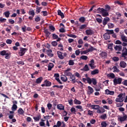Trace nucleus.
I'll return each mask as SVG.
<instances>
[{"label":"nucleus","instance_id":"13","mask_svg":"<svg viewBox=\"0 0 127 127\" xmlns=\"http://www.w3.org/2000/svg\"><path fill=\"white\" fill-rule=\"evenodd\" d=\"M106 9H105L104 8H101L99 7L96 9V12L100 14L101 13L103 12L104 11H106Z\"/></svg>","mask_w":127,"mask_h":127},{"label":"nucleus","instance_id":"28","mask_svg":"<svg viewBox=\"0 0 127 127\" xmlns=\"http://www.w3.org/2000/svg\"><path fill=\"white\" fill-rule=\"evenodd\" d=\"M53 67H54V64H52V63H50L48 64V71H51L52 70V68H53Z\"/></svg>","mask_w":127,"mask_h":127},{"label":"nucleus","instance_id":"40","mask_svg":"<svg viewBox=\"0 0 127 127\" xmlns=\"http://www.w3.org/2000/svg\"><path fill=\"white\" fill-rule=\"evenodd\" d=\"M7 51L5 50H3L2 51H0V55L1 56H5V54H7Z\"/></svg>","mask_w":127,"mask_h":127},{"label":"nucleus","instance_id":"5","mask_svg":"<svg viewBox=\"0 0 127 127\" xmlns=\"http://www.w3.org/2000/svg\"><path fill=\"white\" fill-rule=\"evenodd\" d=\"M71 70V68H67L66 70H64V75L66 76H71L73 75L72 74L71 72H70L69 71Z\"/></svg>","mask_w":127,"mask_h":127},{"label":"nucleus","instance_id":"34","mask_svg":"<svg viewBox=\"0 0 127 127\" xmlns=\"http://www.w3.org/2000/svg\"><path fill=\"white\" fill-rule=\"evenodd\" d=\"M112 69H114L113 72H120V70L117 68V66H114L112 67Z\"/></svg>","mask_w":127,"mask_h":127},{"label":"nucleus","instance_id":"29","mask_svg":"<svg viewBox=\"0 0 127 127\" xmlns=\"http://www.w3.org/2000/svg\"><path fill=\"white\" fill-rule=\"evenodd\" d=\"M40 119H41V115L40 114L38 115L37 117H33V119L35 121V122H38V121H39Z\"/></svg>","mask_w":127,"mask_h":127},{"label":"nucleus","instance_id":"8","mask_svg":"<svg viewBox=\"0 0 127 127\" xmlns=\"http://www.w3.org/2000/svg\"><path fill=\"white\" fill-rule=\"evenodd\" d=\"M127 56V49L126 47H124L123 50V54H122V57L126 58Z\"/></svg>","mask_w":127,"mask_h":127},{"label":"nucleus","instance_id":"50","mask_svg":"<svg viewBox=\"0 0 127 127\" xmlns=\"http://www.w3.org/2000/svg\"><path fill=\"white\" fill-rule=\"evenodd\" d=\"M68 65L69 66H73L74 65V62H73V60H70L68 61Z\"/></svg>","mask_w":127,"mask_h":127},{"label":"nucleus","instance_id":"49","mask_svg":"<svg viewBox=\"0 0 127 127\" xmlns=\"http://www.w3.org/2000/svg\"><path fill=\"white\" fill-rule=\"evenodd\" d=\"M113 45H114L113 43L109 44L108 47V49L112 50H113L112 47H113Z\"/></svg>","mask_w":127,"mask_h":127},{"label":"nucleus","instance_id":"59","mask_svg":"<svg viewBox=\"0 0 127 127\" xmlns=\"http://www.w3.org/2000/svg\"><path fill=\"white\" fill-rule=\"evenodd\" d=\"M86 27H87V25L86 24L81 25L80 27H79V29L80 30L84 29V28H86Z\"/></svg>","mask_w":127,"mask_h":127},{"label":"nucleus","instance_id":"18","mask_svg":"<svg viewBox=\"0 0 127 127\" xmlns=\"http://www.w3.org/2000/svg\"><path fill=\"white\" fill-rule=\"evenodd\" d=\"M57 108L60 111H64V106H63L62 104L57 105Z\"/></svg>","mask_w":127,"mask_h":127},{"label":"nucleus","instance_id":"55","mask_svg":"<svg viewBox=\"0 0 127 127\" xmlns=\"http://www.w3.org/2000/svg\"><path fill=\"white\" fill-rule=\"evenodd\" d=\"M70 112L74 114H75V113L76 112L74 107H72L71 109H70Z\"/></svg>","mask_w":127,"mask_h":127},{"label":"nucleus","instance_id":"25","mask_svg":"<svg viewBox=\"0 0 127 127\" xmlns=\"http://www.w3.org/2000/svg\"><path fill=\"white\" fill-rule=\"evenodd\" d=\"M58 56L60 59L63 60L64 59V56L62 55V53L60 51H57Z\"/></svg>","mask_w":127,"mask_h":127},{"label":"nucleus","instance_id":"61","mask_svg":"<svg viewBox=\"0 0 127 127\" xmlns=\"http://www.w3.org/2000/svg\"><path fill=\"white\" fill-rule=\"evenodd\" d=\"M100 118H101V119L105 120L107 118V115L104 114L103 115H101Z\"/></svg>","mask_w":127,"mask_h":127},{"label":"nucleus","instance_id":"19","mask_svg":"<svg viewBox=\"0 0 127 127\" xmlns=\"http://www.w3.org/2000/svg\"><path fill=\"white\" fill-rule=\"evenodd\" d=\"M61 79L63 81V82H67V77L66 76L62 75L61 76Z\"/></svg>","mask_w":127,"mask_h":127},{"label":"nucleus","instance_id":"31","mask_svg":"<svg viewBox=\"0 0 127 127\" xmlns=\"http://www.w3.org/2000/svg\"><path fill=\"white\" fill-rule=\"evenodd\" d=\"M121 38L122 40H123V42L127 43V38L125 35H121Z\"/></svg>","mask_w":127,"mask_h":127},{"label":"nucleus","instance_id":"56","mask_svg":"<svg viewBox=\"0 0 127 127\" xmlns=\"http://www.w3.org/2000/svg\"><path fill=\"white\" fill-rule=\"evenodd\" d=\"M89 52L88 51L85 50V51H81V55H86V54L88 53Z\"/></svg>","mask_w":127,"mask_h":127},{"label":"nucleus","instance_id":"44","mask_svg":"<svg viewBox=\"0 0 127 127\" xmlns=\"http://www.w3.org/2000/svg\"><path fill=\"white\" fill-rule=\"evenodd\" d=\"M80 59L83 61H86L88 59V57L86 56H81Z\"/></svg>","mask_w":127,"mask_h":127},{"label":"nucleus","instance_id":"60","mask_svg":"<svg viewBox=\"0 0 127 127\" xmlns=\"http://www.w3.org/2000/svg\"><path fill=\"white\" fill-rule=\"evenodd\" d=\"M41 13H43V15L44 16H47L48 14L47 11H42Z\"/></svg>","mask_w":127,"mask_h":127},{"label":"nucleus","instance_id":"7","mask_svg":"<svg viewBox=\"0 0 127 127\" xmlns=\"http://www.w3.org/2000/svg\"><path fill=\"white\" fill-rule=\"evenodd\" d=\"M99 56L101 58L106 59L108 56V54L105 52L102 51L99 54Z\"/></svg>","mask_w":127,"mask_h":127},{"label":"nucleus","instance_id":"42","mask_svg":"<svg viewBox=\"0 0 127 127\" xmlns=\"http://www.w3.org/2000/svg\"><path fill=\"white\" fill-rule=\"evenodd\" d=\"M83 71H87L89 70V68L88 67V64L85 65L84 67L83 68Z\"/></svg>","mask_w":127,"mask_h":127},{"label":"nucleus","instance_id":"9","mask_svg":"<svg viewBox=\"0 0 127 127\" xmlns=\"http://www.w3.org/2000/svg\"><path fill=\"white\" fill-rule=\"evenodd\" d=\"M105 94L106 95H115V91H111L110 90L107 89L105 90Z\"/></svg>","mask_w":127,"mask_h":127},{"label":"nucleus","instance_id":"35","mask_svg":"<svg viewBox=\"0 0 127 127\" xmlns=\"http://www.w3.org/2000/svg\"><path fill=\"white\" fill-rule=\"evenodd\" d=\"M3 14L6 18H9L10 13L9 12V11H6L4 12Z\"/></svg>","mask_w":127,"mask_h":127},{"label":"nucleus","instance_id":"26","mask_svg":"<svg viewBox=\"0 0 127 127\" xmlns=\"http://www.w3.org/2000/svg\"><path fill=\"white\" fill-rule=\"evenodd\" d=\"M17 113H18L20 115H23L24 114V111L23 110H22V108H19L18 110H17Z\"/></svg>","mask_w":127,"mask_h":127},{"label":"nucleus","instance_id":"27","mask_svg":"<svg viewBox=\"0 0 127 127\" xmlns=\"http://www.w3.org/2000/svg\"><path fill=\"white\" fill-rule=\"evenodd\" d=\"M88 94L91 95V94H92L94 92V90L93 89V88H92L91 86H88Z\"/></svg>","mask_w":127,"mask_h":127},{"label":"nucleus","instance_id":"36","mask_svg":"<svg viewBox=\"0 0 127 127\" xmlns=\"http://www.w3.org/2000/svg\"><path fill=\"white\" fill-rule=\"evenodd\" d=\"M123 101V98H116V102L122 103Z\"/></svg>","mask_w":127,"mask_h":127},{"label":"nucleus","instance_id":"4","mask_svg":"<svg viewBox=\"0 0 127 127\" xmlns=\"http://www.w3.org/2000/svg\"><path fill=\"white\" fill-rule=\"evenodd\" d=\"M12 103H13V105L11 107V110L13 111H16L18 108V106L16 105L18 104V102H17L16 100H14Z\"/></svg>","mask_w":127,"mask_h":127},{"label":"nucleus","instance_id":"54","mask_svg":"<svg viewBox=\"0 0 127 127\" xmlns=\"http://www.w3.org/2000/svg\"><path fill=\"white\" fill-rule=\"evenodd\" d=\"M52 37L53 39L56 40L58 38V35H57L56 34H52Z\"/></svg>","mask_w":127,"mask_h":127},{"label":"nucleus","instance_id":"22","mask_svg":"<svg viewBox=\"0 0 127 127\" xmlns=\"http://www.w3.org/2000/svg\"><path fill=\"white\" fill-rule=\"evenodd\" d=\"M58 15L61 16V18L63 19L64 17V13H63L61 10H58Z\"/></svg>","mask_w":127,"mask_h":127},{"label":"nucleus","instance_id":"39","mask_svg":"<svg viewBox=\"0 0 127 127\" xmlns=\"http://www.w3.org/2000/svg\"><path fill=\"white\" fill-rule=\"evenodd\" d=\"M97 50L96 49L94 48L92 46H91L90 48H89L87 51H89V52H93L94 51Z\"/></svg>","mask_w":127,"mask_h":127},{"label":"nucleus","instance_id":"16","mask_svg":"<svg viewBox=\"0 0 127 127\" xmlns=\"http://www.w3.org/2000/svg\"><path fill=\"white\" fill-rule=\"evenodd\" d=\"M127 116L125 115L123 117H121L120 118H118V120H119L120 122H124L127 120Z\"/></svg>","mask_w":127,"mask_h":127},{"label":"nucleus","instance_id":"32","mask_svg":"<svg viewBox=\"0 0 127 127\" xmlns=\"http://www.w3.org/2000/svg\"><path fill=\"white\" fill-rule=\"evenodd\" d=\"M99 72V71L97 69H94L93 71H91V75H95L97 74H98Z\"/></svg>","mask_w":127,"mask_h":127},{"label":"nucleus","instance_id":"64","mask_svg":"<svg viewBox=\"0 0 127 127\" xmlns=\"http://www.w3.org/2000/svg\"><path fill=\"white\" fill-rule=\"evenodd\" d=\"M58 45V43L57 41H53L52 42V45L54 47H56Z\"/></svg>","mask_w":127,"mask_h":127},{"label":"nucleus","instance_id":"17","mask_svg":"<svg viewBox=\"0 0 127 127\" xmlns=\"http://www.w3.org/2000/svg\"><path fill=\"white\" fill-rule=\"evenodd\" d=\"M108 11H109L105 10L101 13H100L99 14H102V16L106 17L107 16H109V13H108Z\"/></svg>","mask_w":127,"mask_h":127},{"label":"nucleus","instance_id":"15","mask_svg":"<svg viewBox=\"0 0 127 127\" xmlns=\"http://www.w3.org/2000/svg\"><path fill=\"white\" fill-rule=\"evenodd\" d=\"M90 107L92 108L93 110H98L100 108V107L99 105H91V104H90Z\"/></svg>","mask_w":127,"mask_h":127},{"label":"nucleus","instance_id":"47","mask_svg":"<svg viewBox=\"0 0 127 127\" xmlns=\"http://www.w3.org/2000/svg\"><path fill=\"white\" fill-rule=\"evenodd\" d=\"M92 83L94 85H96L97 83V79H96L95 78H92Z\"/></svg>","mask_w":127,"mask_h":127},{"label":"nucleus","instance_id":"43","mask_svg":"<svg viewBox=\"0 0 127 127\" xmlns=\"http://www.w3.org/2000/svg\"><path fill=\"white\" fill-rule=\"evenodd\" d=\"M105 10L109 11L111 9V7L109 6V5L106 4L105 5Z\"/></svg>","mask_w":127,"mask_h":127},{"label":"nucleus","instance_id":"2","mask_svg":"<svg viewBox=\"0 0 127 127\" xmlns=\"http://www.w3.org/2000/svg\"><path fill=\"white\" fill-rule=\"evenodd\" d=\"M20 50H18L19 56L22 57L25 54L26 52L28 51V49L20 47Z\"/></svg>","mask_w":127,"mask_h":127},{"label":"nucleus","instance_id":"30","mask_svg":"<svg viewBox=\"0 0 127 127\" xmlns=\"http://www.w3.org/2000/svg\"><path fill=\"white\" fill-rule=\"evenodd\" d=\"M28 15L34 17L35 13L34 10H29L28 11Z\"/></svg>","mask_w":127,"mask_h":127},{"label":"nucleus","instance_id":"24","mask_svg":"<svg viewBox=\"0 0 127 127\" xmlns=\"http://www.w3.org/2000/svg\"><path fill=\"white\" fill-rule=\"evenodd\" d=\"M44 33L46 34V36L48 38L49 37L50 35L51 34V33L46 29H44Z\"/></svg>","mask_w":127,"mask_h":127},{"label":"nucleus","instance_id":"3","mask_svg":"<svg viewBox=\"0 0 127 127\" xmlns=\"http://www.w3.org/2000/svg\"><path fill=\"white\" fill-rule=\"evenodd\" d=\"M113 82L114 86H117V84H121V83H122V78H118V79L115 78Z\"/></svg>","mask_w":127,"mask_h":127},{"label":"nucleus","instance_id":"23","mask_svg":"<svg viewBox=\"0 0 127 127\" xmlns=\"http://www.w3.org/2000/svg\"><path fill=\"white\" fill-rule=\"evenodd\" d=\"M107 77L111 78L112 79H114L115 78V75L113 73H110L109 74H107Z\"/></svg>","mask_w":127,"mask_h":127},{"label":"nucleus","instance_id":"21","mask_svg":"<svg viewBox=\"0 0 127 127\" xmlns=\"http://www.w3.org/2000/svg\"><path fill=\"white\" fill-rule=\"evenodd\" d=\"M43 80V77L42 76L38 78L37 79H36V83H37V84H40L41 83H42Z\"/></svg>","mask_w":127,"mask_h":127},{"label":"nucleus","instance_id":"51","mask_svg":"<svg viewBox=\"0 0 127 127\" xmlns=\"http://www.w3.org/2000/svg\"><path fill=\"white\" fill-rule=\"evenodd\" d=\"M92 80V78L91 79V78H89L88 77H87V82L89 84H91Z\"/></svg>","mask_w":127,"mask_h":127},{"label":"nucleus","instance_id":"11","mask_svg":"<svg viewBox=\"0 0 127 127\" xmlns=\"http://www.w3.org/2000/svg\"><path fill=\"white\" fill-rule=\"evenodd\" d=\"M120 66H121V67L123 68H126L127 67L126 63L123 61H121V62L120 63Z\"/></svg>","mask_w":127,"mask_h":127},{"label":"nucleus","instance_id":"20","mask_svg":"<svg viewBox=\"0 0 127 127\" xmlns=\"http://www.w3.org/2000/svg\"><path fill=\"white\" fill-rule=\"evenodd\" d=\"M44 84L46 85V87H50L52 85V82L49 80H46L44 81Z\"/></svg>","mask_w":127,"mask_h":127},{"label":"nucleus","instance_id":"52","mask_svg":"<svg viewBox=\"0 0 127 127\" xmlns=\"http://www.w3.org/2000/svg\"><path fill=\"white\" fill-rule=\"evenodd\" d=\"M68 37H69L70 38H76L77 36L75 35L74 34H67L66 35Z\"/></svg>","mask_w":127,"mask_h":127},{"label":"nucleus","instance_id":"63","mask_svg":"<svg viewBox=\"0 0 127 127\" xmlns=\"http://www.w3.org/2000/svg\"><path fill=\"white\" fill-rule=\"evenodd\" d=\"M101 127H107V123L106 122H103L101 123Z\"/></svg>","mask_w":127,"mask_h":127},{"label":"nucleus","instance_id":"46","mask_svg":"<svg viewBox=\"0 0 127 127\" xmlns=\"http://www.w3.org/2000/svg\"><path fill=\"white\" fill-rule=\"evenodd\" d=\"M79 21L81 23H83L85 22L84 17H81L80 18H79Z\"/></svg>","mask_w":127,"mask_h":127},{"label":"nucleus","instance_id":"37","mask_svg":"<svg viewBox=\"0 0 127 127\" xmlns=\"http://www.w3.org/2000/svg\"><path fill=\"white\" fill-rule=\"evenodd\" d=\"M74 104L75 105H81V102L80 100H77V99H74Z\"/></svg>","mask_w":127,"mask_h":127},{"label":"nucleus","instance_id":"33","mask_svg":"<svg viewBox=\"0 0 127 127\" xmlns=\"http://www.w3.org/2000/svg\"><path fill=\"white\" fill-rule=\"evenodd\" d=\"M49 29H50V31H52V32L55 31V27L53 25L49 26Z\"/></svg>","mask_w":127,"mask_h":127},{"label":"nucleus","instance_id":"48","mask_svg":"<svg viewBox=\"0 0 127 127\" xmlns=\"http://www.w3.org/2000/svg\"><path fill=\"white\" fill-rule=\"evenodd\" d=\"M40 20H41V18L39 16H37L35 18V21L36 22H38L40 21Z\"/></svg>","mask_w":127,"mask_h":127},{"label":"nucleus","instance_id":"14","mask_svg":"<svg viewBox=\"0 0 127 127\" xmlns=\"http://www.w3.org/2000/svg\"><path fill=\"white\" fill-rule=\"evenodd\" d=\"M86 35H92L93 34V31L91 29L86 30Z\"/></svg>","mask_w":127,"mask_h":127},{"label":"nucleus","instance_id":"41","mask_svg":"<svg viewBox=\"0 0 127 127\" xmlns=\"http://www.w3.org/2000/svg\"><path fill=\"white\" fill-rule=\"evenodd\" d=\"M10 55H11V53H8L4 55V56H5V57H4V58L5 59H10Z\"/></svg>","mask_w":127,"mask_h":127},{"label":"nucleus","instance_id":"1","mask_svg":"<svg viewBox=\"0 0 127 127\" xmlns=\"http://www.w3.org/2000/svg\"><path fill=\"white\" fill-rule=\"evenodd\" d=\"M105 31L107 32L103 35V38H104L105 40H108L110 39V35L114 33V30L106 29Z\"/></svg>","mask_w":127,"mask_h":127},{"label":"nucleus","instance_id":"12","mask_svg":"<svg viewBox=\"0 0 127 127\" xmlns=\"http://www.w3.org/2000/svg\"><path fill=\"white\" fill-rule=\"evenodd\" d=\"M114 50L116 51H122V46L121 45H116L114 47Z\"/></svg>","mask_w":127,"mask_h":127},{"label":"nucleus","instance_id":"53","mask_svg":"<svg viewBox=\"0 0 127 127\" xmlns=\"http://www.w3.org/2000/svg\"><path fill=\"white\" fill-rule=\"evenodd\" d=\"M70 76V81H73L75 80V76L74 75L69 76Z\"/></svg>","mask_w":127,"mask_h":127},{"label":"nucleus","instance_id":"6","mask_svg":"<svg viewBox=\"0 0 127 127\" xmlns=\"http://www.w3.org/2000/svg\"><path fill=\"white\" fill-rule=\"evenodd\" d=\"M53 51L51 49L46 50V54L50 58H52L54 56V54H52Z\"/></svg>","mask_w":127,"mask_h":127},{"label":"nucleus","instance_id":"38","mask_svg":"<svg viewBox=\"0 0 127 127\" xmlns=\"http://www.w3.org/2000/svg\"><path fill=\"white\" fill-rule=\"evenodd\" d=\"M107 26H108V28L112 29L115 27V25L112 23H109L107 24Z\"/></svg>","mask_w":127,"mask_h":127},{"label":"nucleus","instance_id":"58","mask_svg":"<svg viewBox=\"0 0 127 127\" xmlns=\"http://www.w3.org/2000/svg\"><path fill=\"white\" fill-rule=\"evenodd\" d=\"M6 20H7V19H6L5 18H2V17H0V22L1 23L5 22Z\"/></svg>","mask_w":127,"mask_h":127},{"label":"nucleus","instance_id":"45","mask_svg":"<svg viewBox=\"0 0 127 127\" xmlns=\"http://www.w3.org/2000/svg\"><path fill=\"white\" fill-rule=\"evenodd\" d=\"M112 60H113L114 62H118L120 60V59L119 57H114L112 58Z\"/></svg>","mask_w":127,"mask_h":127},{"label":"nucleus","instance_id":"62","mask_svg":"<svg viewBox=\"0 0 127 127\" xmlns=\"http://www.w3.org/2000/svg\"><path fill=\"white\" fill-rule=\"evenodd\" d=\"M76 108L81 110L80 111H83L84 110L82 109V107L80 105H78L75 107Z\"/></svg>","mask_w":127,"mask_h":127},{"label":"nucleus","instance_id":"10","mask_svg":"<svg viewBox=\"0 0 127 127\" xmlns=\"http://www.w3.org/2000/svg\"><path fill=\"white\" fill-rule=\"evenodd\" d=\"M110 21V18L108 17H106L104 18L103 21V24L104 26H106V24L108 23V22Z\"/></svg>","mask_w":127,"mask_h":127},{"label":"nucleus","instance_id":"57","mask_svg":"<svg viewBox=\"0 0 127 127\" xmlns=\"http://www.w3.org/2000/svg\"><path fill=\"white\" fill-rule=\"evenodd\" d=\"M6 43L10 45L12 43V40L11 39H7L6 40Z\"/></svg>","mask_w":127,"mask_h":127}]
</instances>
